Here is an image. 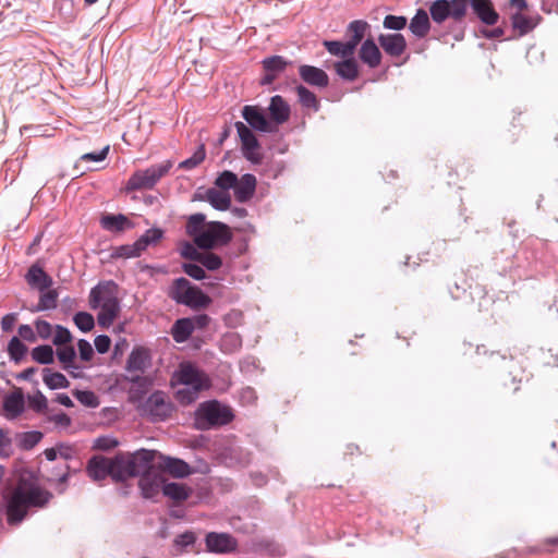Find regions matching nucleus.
Masks as SVG:
<instances>
[{"mask_svg":"<svg viewBox=\"0 0 558 558\" xmlns=\"http://www.w3.org/2000/svg\"><path fill=\"white\" fill-rule=\"evenodd\" d=\"M51 498L52 494L41 488L32 474H21L16 485L5 496L8 523L20 524L26 518L29 508H43Z\"/></svg>","mask_w":558,"mask_h":558,"instance_id":"1","label":"nucleus"},{"mask_svg":"<svg viewBox=\"0 0 558 558\" xmlns=\"http://www.w3.org/2000/svg\"><path fill=\"white\" fill-rule=\"evenodd\" d=\"M89 306L93 310H100L97 315L98 325L104 328L110 327L121 312L117 284L106 281L93 288L89 293Z\"/></svg>","mask_w":558,"mask_h":558,"instance_id":"2","label":"nucleus"},{"mask_svg":"<svg viewBox=\"0 0 558 558\" xmlns=\"http://www.w3.org/2000/svg\"><path fill=\"white\" fill-rule=\"evenodd\" d=\"M155 450L141 449L134 453H119L111 458V478L116 482H123L137 476L142 471L149 468L155 460Z\"/></svg>","mask_w":558,"mask_h":558,"instance_id":"3","label":"nucleus"},{"mask_svg":"<svg viewBox=\"0 0 558 558\" xmlns=\"http://www.w3.org/2000/svg\"><path fill=\"white\" fill-rule=\"evenodd\" d=\"M168 296L178 304L186 305L193 310L206 308L211 299L199 288L192 286L185 278L175 279L169 288Z\"/></svg>","mask_w":558,"mask_h":558,"instance_id":"4","label":"nucleus"},{"mask_svg":"<svg viewBox=\"0 0 558 558\" xmlns=\"http://www.w3.org/2000/svg\"><path fill=\"white\" fill-rule=\"evenodd\" d=\"M233 420V413L229 407L222 405L216 400L204 402L196 412V422L201 429L211 426L226 425Z\"/></svg>","mask_w":558,"mask_h":558,"instance_id":"5","label":"nucleus"},{"mask_svg":"<svg viewBox=\"0 0 558 558\" xmlns=\"http://www.w3.org/2000/svg\"><path fill=\"white\" fill-rule=\"evenodd\" d=\"M172 166V161L165 160L145 170H137L130 177L126 189L129 191L150 190L161 178L168 174Z\"/></svg>","mask_w":558,"mask_h":558,"instance_id":"6","label":"nucleus"},{"mask_svg":"<svg viewBox=\"0 0 558 558\" xmlns=\"http://www.w3.org/2000/svg\"><path fill=\"white\" fill-rule=\"evenodd\" d=\"M468 9L469 0H435L429 7V13L437 24L444 23L447 19L461 22Z\"/></svg>","mask_w":558,"mask_h":558,"instance_id":"7","label":"nucleus"},{"mask_svg":"<svg viewBox=\"0 0 558 558\" xmlns=\"http://www.w3.org/2000/svg\"><path fill=\"white\" fill-rule=\"evenodd\" d=\"M232 239L230 228L222 222L211 221L194 238V243L204 250L228 244Z\"/></svg>","mask_w":558,"mask_h":558,"instance_id":"8","label":"nucleus"},{"mask_svg":"<svg viewBox=\"0 0 558 558\" xmlns=\"http://www.w3.org/2000/svg\"><path fill=\"white\" fill-rule=\"evenodd\" d=\"M234 126L241 142V151L243 157L254 165L262 163L264 154L253 131L241 121L235 122Z\"/></svg>","mask_w":558,"mask_h":558,"instance_id":"9","label":"nucleus"},{"mask_svg":"<svg viewBox=\"0 0 558 558\" xmlns=\"http://www.w3.org/2000/svg\"><path fill=\"white\" fill-rule=\"evenodd\" d=\"M174 377L180 385L191 387L197 393L210 387L207 374L192 363L180 364Z\"/></svg>","mask_w":558,"mask_h":558,"instance_id":"10","label":"nucleus"},{"mask_svg":"<svg viewBox=\"0 0 558 558\" xmlns=\"http://www.w3.org/2000/svg\"><path fill=\"white\" fill-rule=\"evenodd\" d=\"M242 117L252 130L263 133L277 132L276 125L267 119L264 110L258 106L246 105L242 108Z\"/></svg>","mask_w":558,"mask_h":558,"instance_id":"11","label":"nucleus"},{"mask_svg":"<svg viewBox=\"0 0 558 558\" xmlns=\"http://www.w3.org/2000/svg\"><path fill=\"white\" fill-rule=\"evenodd\" d=\"M143 472L144 474L138 482L142 495L145 498H154L158 496L160 492L163 493V486L166 484L163 476L157 471L148 470V468Z\"/></svg>","mask_w":558,"mask_h":558,"instance_id":"12","label":"nucleus"},{"mask_svg":"<svg viewBox=\"0 0 558 558\" xmlns=\"http://www.w3.org/2000/svg\"><path fill=\"white\" fill-rule=\"evenodd\" d=\"M145 410L155 421H163L170 415L172 407L170 402L167 401L163 392L156 391L147 399Z\"/></svg>","mask_w":558,"mask_h":558,"instance_id":"13","label":"nucleus"},{"mask_svg":"<svg viewBox=\"0 0 558 558\" xmlns=\"http://www.w3.org/2000/svg\"><path fill=\"white\" fill-rule=\"evenodd\" d=\"M206 547L213 553H231L236 548V539L227 533L210 532L206 535Z\"/></svg>","mask_w":558,"mask_h":558,"instance_id":"14","label":"nucleus"},{"mask_svg":"<svg viewBox=\"0 0 558 558\" xmlns=\"http://www.w3.org/2000/svg\"><path fill=\"white\" fill-rule=\"evenodd\" d=\"M378 41L384 51L393 58L400 57L407 49V40L400 33L381 34Z\"/></svg>","mask_w":558,"mask_h":558,"instance_id":"15","label":"nucleus"},{"mask_svg":"<svg viewBox=\"0 0 558 558\" xmlns=\"http://www.w3.org/2000/svg\"><path fill=\"white\" fill-rule=\"evenodd\" d=\"M469 7L482 23L495 25L498 22L499 14L490 0H469Z\"/></svg>","mask_w":558,"mask_h":558,"instance_id":"16","label":"nucleus"},{"mask_svg":"<svg viewBox=\"0 0 558 558\" xmlns=\"http://www.w3.org/2000/svg\"><path fill=\"white\" fill-rule=\"evenodd\" d=\"M289 62L281 56H272L263 60V68L265 70V75L263 76L260 83L263 85H270L280 73H282Z\"/></svg>","mask_w":558,"mask_h":558,"instance_id":"17","label":"nucleus"},{"mask_svg":"<svg viewBox=\"0 0 558 558\" xmlns=\"http://www.w3.org/2000/svg\"><path fill=\"white\" fill-rule=\"evenodd\" d=\"M268 111L270 116L269 121H271L277 129L278 125L287 122L290 118V107L279 95H276L270 99Z\"/></svg>","mask_w":558,"mask_h":558,"instance_id":"18","label":"nucleus"},{"mask_svg":"<svg viewBox=\"0 0 558 558\" xmlns=\"http://www.w3.org/2000/svg\"><path fill=\"white\" fill-rule=\"evenodd\" d=\"M299 74L305 83H307L312 86H316V87H320V88L328 86L329 77H328L327 73L319 68H316L313 65H306V64L301 65L299 68Z\"/></svg>","mask_w":558,"mask_h":558,"instance_id":"19","label":"nucleus"},{"mask_svg":"<svg viewBox=\"0 0 558 558\" xmlns=\"http://www.w3.org/2000/svg\"><path fill=\"white\" fill-rule=\"evenodd\" d=\"M256 178L251 173L243 174L240 179L238 178L234 186L235 199L240 203H245L252 198L256 190Z\"/></svg>","mask_w":558,"mask_h":558,"instance_id":"20","label":"nucleus"},{"mask_svg":"<svg viewBox=\"0 0 558 558\" xmlns=\"http://www.w3.org/2000/svg\"><path fill=\"white\" fill-rule=\"evenodd\" d=\"M111 459L106 457H93L87 464V473L94 481L111 477Z\"/></svg>","mask_w":558,"mask_h":558,"instance_id":"21","label":"nucleus"},{"mask_svg":"<svg viewBox=\"0 0 558 558\" xmlns=\"http://www.w3.org/2000/svg\"><path fill=\"white\" fill-rule=\"evenodd\" d=\"M160 460L161 469L173 477L182 478L192 473L190 465L181 459L160 456Z\"/></svg>","mask_w":558,"mask_h":558,"instance_id":"22","label":"nucleus"},{"mask_svg":"<svg viewBox=\"0 0 558 558\" xmlns=\"http://www.w3.org/2000/svg\"><path fill=\"white\" fill-rule=\"evenodd\" d=\"M3 410L8 418H15L24 411V396L16 389L3 399Z\"/></svg>","mask_w":558,"mask_h":558,"instance_id":"23","label":"nucleus"},{"mask_svg":"<svg viewBox=\"0 0 558 558\" xmlns=\"http://www.w3.org/2000/svg\"><path fill=\"white\" fill-rule=\"evenodd\" d=\"M359 57L372 69L377 68L381 61V52L373 39H366L362 44Z\"/></svg>","mask_w":558,"mask_h":558,"instance_id":"24","label":"nucleus"},{"mask_svg":"<svg viewBox=\"0 0 558 558\" xmlns=\"http://www.w3.org/2000/svg\"><path fill=\"white\" fill-rule=\"evenodd\" d=\"M185 256L190 257L193 260H196L202 266L206 267L208 270H217L222 265L221 258L218 255L210 252L201 253L194 248H191V253H186Z\"/></svg>","mask_w":558,"mask_h":558,"instance_id":"25","label":"nucleus"},{"mask_svg":"<svg viewBox=\"0 0 558 558\" xmlns=\"http://www.w3.org/2000/svg\"><path fill=\"white\" fill-rule=\"evenodd\" d=\"M410 31L418 38L425 37L429 29L430 23L428 14L423 9H418L409 25Z\"/></svg>","mask_w":558,"mask_h":558,"instance_id":"26","label":"nucleus"},{"mask_svg":"<svg viewBox=\"0 0 558 558\" xmlns=\"http://www.w3.org/2000/svg\"><path fill=\"white\" fill-rule=\"evenodd\" d=\"M28 284L38 288L40 291L47 290L52 284V279L38 266H32L26 275Z\"/></svg>","mask_w":558,"mask_h":558,"instance_id":"27","label":"nucleus"},{"mask_svg":"<svg viewBox=\"0 0 558 558\" xmlns=\"http://www.w3.org/2000/svg\"><path fill=\"white\" fill-rule=\"evenodd\" d=\"M192 494V488L182 483H166L163 486V495L175 502L186 500Z\"/></svg>","mask_w":558,"mask_h":558,"instance_id":"28","label":"nucleus"},{"mask_svg":"<svg viewBox=\"0 0 558 558\" xmlns=\"http://www.w3.org/2000/svg\"><path fill=\"white\" fill-rule=\"evenodd\" d=\"M206 196L209 204L218 210H227L231 206V196L229 192L209 189Z\"/></svg>","mask_w":558,"mask_h":558,"instance_id":"29","label":"nucleus"},{"mask_svg":"<svg viewBox=\"0 0 558 558\" xmlns=\"http://www.w3.org/2000/svg\"><path fill=\"white\" fill-rule=\"evenodd\" d=\"M193 327L189 317L175 320L171 328V336L178 343L185 342L192 335Z\"/></svg>","mask_w":558,"mask_h":558,"instance_id":"30","label":"nucleus"},{"mask_svg":"<svg viewBox=\"0 0 558 558\" xmlns=\"http://www.w3.org/2000/svg\"><path fill=\"white\" fill-rule=\"evenodd\" d=\"M336 72L339 76L348 81H354L359 76L357 62L351 57L335 64Z\"/></svg>","mask_w":558,"mask_h":558,"instance_id":"31","label":"nucleus"},{"mask_svg":"<svg viewBox=\"0 0 558 558\" xmlns=\"http://www.w3.org/2000/svg\"><path fill=\"white\" fill-rule=\"evenodd\" d=\"M148 352L145 349H134L128 359V369L130 372H143L148 363Z\"/></svg>","mask_w":558,"mask_h":558,"instance_id":"32","label":"nucleus"},{"mask_svg":"<svg viewBox=\"0 0 558 558\" xmlns=\"http://www.w3.org/2000/svg\"><path fill=\"white\" fill-rule=\"evenodd\" d=\"M295 92L299 101L303 107L312 109L314 111L319 110V100L317 99L316 95L313 92H311L303 85L296 86Z\"/></svg>","mask_w":558,"mask_h":558,"instance_id":"33","label":"nucleus"},{"mask_svg":"<svg viewBox=\"0 0 558 558\" xmlns=\"http://www.w3.org/2000/svg\"><path fill=\"white\" fill-rule=\"evenodd\" d=\"M367 28H368L367 22L362 21V20H356L349 24L348 33L350 34L351 38L348 43L350 45H352L354 49L360 44V41L363 39Z\"/></svg>","mask_w":558,"mask_h":558,"instance_id":"34","label":"nucleus"},{"mask_svg":"<svg viewBox=\"0 0 558 558\" xmlns=\"http://www.w3.org/2000/svg\"><path fill=\"white\" fill-rule=\"evenodd\" d=\"M58 292L57 290H44L41 291L39 302L35 308H32V312H41L53 310L58 305Z\"/></svg>","mask_w":558,"mask_h":558,"instance_id":"35","label":"nucleus"},{"mask_svg":"<svg viewBox=\"0 0 558 558\" xmlns=\"http://www.w3.org/2000/svg\"><path fill=\"white\" fill-rule=\"evenodd\" d=\"M43 379H44V383L50 389L66 388L70 384L63 374H61L59 372H52L50 368L44 369Z\"/></svg>","mask_w":558,"mask_h":558,"instance_id":"36","label":"nucleus"},{"mask_svg":"<svg viewBox=\"0 0 558 558\" xmlns=\"http://www.w3.org/2000/svg\"><path fill=\"white\" fill-rule=\"evenodd\" d=\"M324 46L326 47V49L328 50L329 53H331L333 56L342 57V58L352 57V54L354 53V50H355L353 48V46L350 45L348 41L347 43L325 41Z\"/></svg>","mask_w":558,"mask_h":558,"instance_id":"37","label":"nucleus"},{"mask_svg":"<svg viewBox=\"0 0 558 558\" xmlns=\"http://www.w3.org/2000/svg\"><path fill=\"white\" fill-rule=\"evenodd\" d=\"M511 23L513 28L518 29L521 36L527 34L535 26L533 19L522 14L521 12L512 14Z\"/></svg>","mask_w":558,"mask_h":558,"instance_id":"38","label":"nucleus"},{"mask_svg":"<svg viewBox=\"0 0 558 558\" xmlns=\"http://www.w3.org/2000/svg\"><path fill=\"white\" fill-rule=\"evenodd\" d=\"M128 222L123 215H106L100 220L102 228L109 231H122Z\"/></svg>","mask_w":558,"mask_h":558,"instance_id":"39","label":"nucleus"},{"mask_svg":"<svg viewBox=\"0 0 558 558\" xmlns=\"http://www.w3.org/2000/svg\"><path fill=\"white\" fill-rule=\"evenodd\" d=\"M27 353V347L19 337H13L8 344V354L11 360L19 363Z\"/></svg>","mask_w":558,"mask_h":558,"instance_id":"40","label":"nucleus"},{"mask_svg":"<svg viewBox=\"0 0 558 558\" xmlns=\"http://www.w3.org/2000/svg\"><path fill=\"white\" fill-rule=\"evenodd\" d=\"M75 350L72 345H61L57 350V356L65 371L74 367Z\"/></svg>","mask_w":558,"mask_h":558,"instance_id":"41","label":"nucleus"},{"mask_svg":"<svg viewBox=\"0 0 558 558\" xmlns=\"http://www.w3.org/2000/svg\"><path fill=\"white\" fill-rule=\"evenodd\" d=\"M32 357L40 364H50L53 362L54 353L50 345H39L32 350Z\"/></svg>","mask_w":558,"mask_h":558,"instance_id":"42","label":"nucleus"},{"mask_svg":"<svg viewBox=\"0 0 558 558\" xmlns=\"http://www.w3.org/2000/svg\"><path fill=\"white\" fill-rule=\"evenodd\" d=\"M206 156L205 145L201 144L192 157L183 160L179 163V168L184 170H191L202 163Z\"/></svg>","mask_w":558,"mask_h":558,"instance_id":"43","label":"nucleus"},{"mask_svg":"<svg viewBox=\"0 0 558 558\" xmlns=\"http://www.w3.org/2000/svg\"><path fill=\"white\" fill-rule=\"evenodd\" d=\"M162 230L153 228L148 229L138 240L137 246L140 250L145 251L149 244L157 243L162 238Z\"/></svg>","mask_w":558,"mask_h":558,"instance_id":"44","label":"nucleus"},{"mask_svg":"<svg viewBox=\"0 0 558 558\" xmlns=\"http://www.w3.org/2000/svg\"><path fill=\"white\" fill-rule=\"evenodd\" d=\"M74 324L83 332L90 331L95 326V319L92 314L87 312H78L73 317Z\"/></svg>","mask_w":558,"mask_h":558,"instance_id":"45","label":"nucleus"},{"mask_svg":"<svg viewBox=\"0 0 558 558\" xmlns=\"http://www.w3.org/2000/svg\"><path fill=\"white\" fill-rule=\"evenodd\" d=\"M238 181V177L235 173L225 170L219 177L216 179L215 184L222 191L228 192L229 189H234Z\"/></svg>","mask_w":558,"mask_h":558,"instance_id":"46","label":"nucleus"},{"mask_svg":"<svg viewBox=\"0 0 558 558\" xmlns=\"http://www.w3.org/2000/svg\"><path fill=\"white\" fill-rule=\"evenodd\" d=\"M205 221V215L203 214H194L190 216L186 225V230L190 235H197L199 232H202V227Z\"/></svg>","mask_w":558,"mask_h":558,"instance_id":"47","label":"nucleus"},{"mask_svg":"<svg viewBox=\"0 0 558 558\" xmlns=\"http://www.w3.org/2000/svg\"><path fill=\"white\" fill-rule=\"evenodd\" d=\"M408 20L405 16L399 15H386L383 22L385 28L401 31L407 26Z\"/></svg>","mask_w":558,"mask_h":558,"instance_id":"48","label":"nucleus"},{"mask_svg":"<svg viewBox=\"0 0 558 558\" xmlns=\"http://www.w3.org/2000/svg\"><path fill=\"white\" fill-rule=\"evenodd\" d=\"M142 252H144V251L140 250V246H137V241H136L133 244L121 245V246L117 247L114 255L118 257L131 258V257L140 256Z\"/></svg>","mask_w":558,"mask_h":558,"instance_id":"49","label":"nucleus"},{"mask_svg":"<svg viewBox=\"0 0 558 558\" xmlns=\"http://www.w3.org/2000/svg\"><path fill=\"white\" fill-rule=\"evenodd\" d=\"M74 396L82 404L86 407L96 408L99 404L98 398L93 391L76 390Z\"/></svg>","mask_w":558,"mask_h":558,"instance_id":"50","label":"nucleus"},{"mask_svg":"<svg viewBox=\"0 0 558 558\" xmlns=\"http://www.w3.org/2000/svg\"><path fill=\"white\" fill-rule=\"evenodd\" d=\"M72 341V335L65 327L61 325L56 326V333L52 339L53 344L56 345H66Z\"/></svg>","mask_w":558,"mask_h":558,"instance_id":"51","label":"nucleus"},{"mask_svg":"<svg viewBox=\"0 0 558 558\" xmlns=\"http://www.w3.org/2000/svg\"><path fill=\"white\" fill-rule=\"evenodd\" d=\"M198 397V393L194 391L191 387L184 386L183 388L177 391V399L183 403L189 404L195 401Z\"/></svg>","mask_w":558,"mask_h":558,"instance_id":"52","label":"nucleus"},{"mask_svg":"<svg viewBox=\"0 0 558 558\" xmlns=\"http://www.w3.org/2000/svg\"><path fill=\"white\" fill-rule=\"evenodd\" d=\"M12 453V441L8 433L0 428V457L9 458Z\"/></svg>","mask_w":558,"mask_h":558,"instance_id":"53","label":"nucleus"},{"mask_svg":"<svg viewBox=\"0 0 558 558\" xmlns=\"http://www.w3.org/2000/svg\"><path fill=\"white\" fill-rule=\"evenodd\" d=\"M35 328L37 336L44 340L49 339L52 335V326L46 320L37 319L35 322Z\"/></svg>","mask_w":558,"mask_h":558,"instance_id":"54","label":"nucleus"},{"mask_svg":"<svg viewBox=\"0 0 558 558\" xmlns=\"http://www.w3.org/2000/svg\"><path fill=\"white\" fill-rule=\"evenodd\" d=\"M183 270L187 276L192 277L193 279L201 280L205 278V270L203 269L202 266L197 264H184Z\"/></svg>","mask_w":558,"mask_h":558,"instance_id":"55","label":"nucleus"},{"mask_svg":"<svg viewBox=\"0 0 558 558\" xmlns=\"http://www.w3.org/2000/svg\"><path fill=\"white\" fill-rule=\"evenodd\" d=\"M109 145L105 146L98 153H87L81 156V160L83 161H102L106 159L108 153H109Z\"/></svg>","mask_w":558,"mask_h":558,"instance_id":"56","label":"nucleus"},{"mask_svg":"<svg viewBox=\"0 0 558 558\" xmlns=\"http://www.w3.org/2000/svg\"><path fill=\"white\" fill-rule=\"evenodd\" d=\"M28 403H29V407L37 412H41L47 408V399L41 393L29 397Z\"/></svg>","mask_w":558,"mask_h":558,"instance_id":"57","label":"nucleus"},{"mask_svg":"<svg viewBox=\"0 0 558 558\" xmlns=\"http://www.w3.org/2000/svg\"><path fill=\"white\" fill-rule=\"evenodd\" d=\"M80 356L83 361H89L93 357L94 350L87 340L81 339L77 342Z\"/></svg>","mask_w":558,"mask_h":558,"instance_id":"58","label":"nucleus"},{"mask_svg":"<svg viewBox=\"0 0 558 558\" xmlns=\"http://www.w3.org/2000/svg\"><path fill=\"white\" fill-rule=\"evenodd\" d=\"M19 338L28 341V342H36L37 341V335L33 330V328L29 325H21L19 327Z\"/></svg>","mask_w":558,"mask_h":558,"instance_id":"59","label":"nucleus"},{"mask_svg":"<svg viewBox=\"0 0 558 558\" xmlns=\"http://www.w3.org/2000/svg\"><path fill=\"white\" fill-rule=\"evenodd\" d=\"M118 440L112 437H98L95 440V447L100 450H110L118 446Z\"/></svg>","mask_w":558,"mask_h":558,"instance_id":"60","label":"nucleus"},{"mask_svg":"<svg viewBox=\"0 0 558 558\" xmlns=\"http://www.w3.org/2000/svg\"><path fill=\"white\" fill-rule=\"evenodd\" d=\"M189 318L192 323L193 331L195 329H204L210 323V317L207 314H199V315H196L194 317H189Z\"/></svg>","mask_w":558,"mask_h":558,"instance_id":"61","label":"nucleus"},{"mask_svg":"<svg viewBox=\"0 0 558 558\" xmlns=\"http://www.w3.org/2000/svg\"><path fill=\"white\" fill-rule=\"evenodd\" d=\"M94 343H95L96 350L99 353L104 354L109 351L110 345H111V340L108 336L100 335V336L96 337Z\"/></svg>","mask_w":558,"mask_h":558,"instance_id":"62","label":"nucleus"},{"mask_svg":"<svg viewBox=\"0 0 558 558\" xmlns=\"http://www.w3.org/2000/svg\"><path fill=\"white\" fill-rule=\"evenodd\" d=\"M49 421L54 423L57 426L62 428H66L71 425V418L68 414L61 412L58 414H53L49 417Z\"/></svg>","mask_w":558,"mask_h":558,"instance_id":"63","label":"nucleus"},{"mask_svg":"<svg viewBox=\"0 0 558 558\" xmlns=\"http://www.w3.org/2000/svg\"><path fill=\"white\" fill-rule=\"evenodd\" d=\"M58 457L64 459V460H71L75 457V450L73 447L68 445H58Z\"/></svg>","mask_w":558,"mask_h":558,"instance_id":"64","label":"nucleus"}]
</instances>
